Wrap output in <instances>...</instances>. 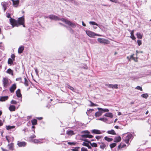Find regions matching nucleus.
Segmentation results:
<instances>
[{"label": "nucleus", "mask_w": 151, "mask_h": 151, "mask_svg": "<svg viewBox=\"0 0 151 151\" xmlns=\"http://www.w3.org/2000/svg\"><path fill=\"white\" fill-rule=\"evenodd\" d=\"M82 134H83L81 135V137L84 138H91L93 137V136L89 134L90 132L88 130H84L81 132Z\"/></svg>", "instance_id": "f257e3e1"}, {"label": "nucleus", "mask_w": 151, "mask_h": 151, "mask_svg": "<svg viewBox=\"0 0 151 151\" xmlns=\"http://www.w3.org/2000/svg\"><path fill=\"white\" fill-rule=\"evenodd\" d=\"M86 34L90 37H93L95 36H101V35L99 34H96L94 32H93L91 31L90 30H86Z\"/></svg>", "instance_id": "f03ea898"}, {"label": "nucleus", "mask_w": 151, "mask_h": 151, "mask_svg": "<svg viewBox=\"0 0 151 151\" xmlns=\"http://www.w3.org/2000/svg\"><path fill=\"white\" fill-rule=\"evenodd\" d=\"M132 136V134H129L125 137H124V138H123V139L124 142L128 144L129 143V141Z\"/></svg>", "instance_id": "7ed1b4c3"}, {"label": "nucleus", "mask_w": 151, "mask_h": 151, "mask_svg": "<svg viewBox=\"0 0 151 151\" xmlns=\"http://www.w3.org/2000/svg\"><path fill=\"white\" fill-rule=\"evenodd\" d=\"M98 41L100 43L109 44L110 42L104 38H98L97 39Z\"/></svg>", "instance_id": "20e7f679"}, {"label": "nucleus", "mask_w": 151, "mask_h": 151, "mask_svg": "<svg viewBox=\"0 0 151 151\" xmlns=\"http://www.w3.org/2000/svg\"><path fill=\"white\" fill-rule=\"evenodd\" d=\"M46 140L43 139H34L32 142L35 143H42L45 142Z\"/></svg>", "instance_id": "39448f33"}, {"label": "nucleus", "mask_w": 151, "mask_h": 151, "mask_svg": "<svg viewBox=\"0 0 151 151\" xmlns=\"http://www.w3.org/2000/svg\"><path fill=\"white\" fill-rule=\"evenodd\" d=\"M10 2L9 1H7L6 2H3L1 3V4L4 9V12H5L7 8L8 7V4Z\"/></svg>", "instance_id": "423d86ee"}, {"label": "nucleus", "mask_w": 151, "mask_h": 151, "mask_svg": "<svg viewBox=\"0 0 151 151\" xmlns=\"http://www.w3.org/2000/svg\"><path fill=\"white\" fill-rule=\"evenodd\" d=\"M12 2L13 6L16 8L19 5V0H11Z\"/></svg>", "instance_id": "0eeeda50"}, {"label": "nucleus", "mask_w": 151, "mask_h": 151, "mask_svg": "<svg viewBox=\"0 0 151 151\" xmlns=\"http://www.w3.org/2000/svg\"><path fill=\"white\" fill-rule=\"evenodd\" d=\"M48 17L51 20L55 21L59 20H60V19L58 17L54 15H49Z\"/></svg>", "instance_id": "6e6552de"}, {"label": "nucleus", "mask_w": 151, "mask_h": 151, "mask_svg": "<svg viewBox=\"0 0 151 151\" xmlns=\"http://www.w3.org/2000/svg\"><path fill=\"white\" fill-rule=\"evenodd\" d=\"M9 20L10 24L12 25L13 27H14L15 26H17V27H18L17 22L14 19L11 18Z\"/></svg>", "instance_id": "1a4fd4ad"}, {"label": "nucleus", "mask_w": 151, "mask_h": 151, "mask_svg": "<svg viewBox=\"0 0 151 151\" xmlns=\"http://www.w3.org/2000/svg\"><path fill=\"white\" fill-rule=\"evenodd\" d=\"M3 83L4 86L6 87L8 86L9 81L7 78H3Z\"/></svg>", "instance_id": "9d476101"}, {"label": "nucleus", "mask_w": 151, "mask_h": 151, "mask_svg": "<svg viewBox=\"0 0 151 151\" xmlns=\"http://www.w3.org/2000/svg\"><path fill=\"white\" fill-rule=\"evenodd\" d=\"M82 140L89 143L93 147H97V145L96 143L93 142L92 143L90 141H88L87 139H82Z\"/></svg>", "instance_id": "9b49d317"}, {"label": "nucleus", "mask_w": 151, "mask_h": 151, "mask_svg": "<svg viewBox=\"0 0 151 151\" xmlns=\"http://www.w3.org/2000/svg\"><path fill=\"white\" fill-rule=\"evenodd\" d=\"M17 96L18 98H20L21 99H20V101L22 102V95L21 93L20 90L19 89H18L16 92Z\"/></svg>", "instance_id": "f8f14e48"}, {"label": "nucleus", "mask_w": 151, "mask_h": 151, "mask_svg": "<svg viewBox=\"0 0 151 151\" xmlns=\"http://www.w3.org/2000/svg\"><path fill=\"white\" fill-rule=\"evenodd\" d=\"M24 18L23 17H22L19 18L18 21V23L19 24H24Z\"/></svg>", "instance_id": "ddd939ff"}, {"label": "nucleus", "mask_w": 151, "mask_h": 151, "mask_svg": "<svg viewBox=\"0 0 151 151\" xmlns=\"http://www.w3.org/2000/svg\"><path fill=\"white\" fill-rule=\"evenodd\" d=\"M91 132L92 133L95 134H100L102 133L101 131L96 129L92 130Z\"/></svg>", "instance_id": "4468645a"}, {"label": "nucleus", "mask_w": 151, "mask_h": 151, "mask_svg": "<svg viewBox=\"0 0 151 151\" xmlns=\"http://www.w3.org/2000/svg\"><path fill=\"white\" fill-rule=\"evenodd\" d=\"M16 88V85L15 84H14L10 88L9 90L11 93H13Z\"/></svg>", "instance_id": "2eb2a0df"}, {"label": "nucleus", "mask_w": 151, "mask_h": 151, "mask_svg": "<svg viewBox=\"0 0 151 151\" xmlns=\"http://www.w3.org/2000/svg\"><path fill=\"white\" fill-rule=\"evenodd\" d=\"M134 54H132L130 56V58L132 59L135 62H137L138 58L137 56H136V57H134Z\"/></svg>", "instance_id": "dca6fc26"}, {"label": "nucleus", "mask_w": 151, "mask_h": 151, "mask_svg": "<svg viewBox=\"0 0 151 151\" xmlns=\"http://www.w3.org/2000/svg\"><path fill=\"white\" fill-rule=\"evenodd\" d=\"M8 147L9 149L10 150H14V144L12 143L9 144L8 145Z\"/></svg>", "instance_id": "f3484780"}, {"label": "nucleus", "mask_w": 151, "mask_h": 151, "mask_svg": "<svg viewBox=\"0 0 151 151\" xmlns=\"http://www.w3.org/2000/svg\"><path fill=\"white\" fill-rule=\"evenodd\" d=\"M108 86L109 88H112L113 89H117L118 88V85L116 84L115 85L110 84L108 85Z\"/></svg>", "instance_id": "a211bd4d"}, {"label": "nucleus", "mask_w": 151, "mask_h": 151, "mask_svg": "<svg viewBox=\"0 0 151 151\" xmlns=\"http://www.w3.org/2000/svg\"><path fill=\"white\" fill-rule=\"evenodd\" d=\"M121 140V138L120 136H119L118 137H115L114 138V142H120Z\"/></svg>", "instance_id": "6ab92c4d"}, {"label": "nucleus", "mask_w": 151, "mask_h": 151, "mask_svg": "<svg viewBox=\"0 0 151 151\" xmlns=\"http://www.w3.org/2000/svg\"><path fill=\"white\" fill-rule=\"evenodd\" d=\"M104 115L106 117H110L111 118H112L113 116L112 113L110 112L106 113Z\"/></svg>", "instance_id": "aec40b11"}, {"label": "nucleus", "mask_w": 151, "mask_h": 151, "mask_svg": "<svg viewBox=\"0 0 151 151\" xmlns=\"http://www.w3.org/2000/svg\"><path fill=\"white\" fill-rule=\"evenodd\" d=\"M66 134L69 135H73L75 134L73 130H67L66 131Z\"/></svg>", "instance_id": "412c9836"}, {"label": "nucleus", "mask_w": 151, "mask_h": 151, "mask_svg": "<svg viewBox=\"0 0 151 151\" xmlns=\"http://www.w3.org/2000/svg\"><path fill=\"white\" fill-rule=\"evenodd\" d=\"M65 23L66 24H68V25L72 27H73L75 25V24L74 23H72V22L67 19L66 20Z\"/></svg>", "instance_id": "4be33fe9"}, {"label": "nucleus", "mask_w": 151, "mask_h": 151, "mask_svg": "<svg viewBox=\"0 0 151 151\" xmlns=\"http://www.w3.org/2000/svg\"><path fill=\"white\" fill-rule=\"evenodd\" d=\"M65 23L66 24H68V25L72 27H73L75 25V24L74 23H72V22L67 19L66 20Z\"/></svg>", "instance_id": "5701e85b"}, {"label": "nucleus", "mask_w": 151, "mask_h": 151, "mask_svg": "<svg viewBox=\"0 0 151 151\" xmlns=\"http://www.w3.org/2000/svg\"><path fill=\"white\" fill-rule=\"evenodd\" d=\"M102 112L101 111H97L95 113V116L96 117L100 116L102 115Z\"/></svg>", "instance_id": "b1692460"}, {"label": "nucleus", "mask_w": 151, "mask_h": 151, "mask_svg": "<svg viewBox=\"0 0 151 151\" xmlns=\"http://www.w3.org/2000/svg\"><path fill=\"white\" fill-rule=\"evenodd\" d=\"M8 96H4L1 97L0 98V101H5L8 99Z\"/></svg>", "instance_id": "393cba45"}, {"label": "nucleus", "mask_w": 151, "mask_h": 151, "mask_svg": "<svg viewBox=\"0 0 151 151\" xmlns=\"http://www.w3.org/2000/svg\"><path fill=\"white\" fill-rule=\"evenodd\" d=\"M17 145L19 147H24L26 145V143L25 142H19L18 143Z\"/></svg>", "instance_id": "a878e982"}, {"label": "nucleus", "mask_w": 151, "mask_h": 151, "mask_svg": "<svg viewBox=\"0 0 151 151\" xmlns=\"http://www.w3.org/2000/svg\"><path fill=\"white\" fill-rule=\"evenodd\" d=\"M16 109L15 106L13 105H10L9 107V110L11 111H15Z\"/></svg>", "instance_id": "bb28decb"}, {"label": "nucleus", "mask_w": 151, "mask_h": 151, "mask_svg": "<svg viewBox=\"0 0 151 151\" xmlns=\"http://www.w3.org/2000/svg\"><path fill=\"white\" fill-rule=\"evenodd\" d=\"M107 133L109 134L112 135H116V134L115 131L113 129H111V130L108 131L107 132Z\"/></svg>", "instance_id": "cd10ccee"}, {"label": "nucleus", "mask_w": 151, "mask_h": 151, "mask_svg": "<svg viewBox=\"0 0 151 151\" xmlns=\"http://www.w3.org/2000/svg\"><path fill=\"white\" fill-rule=\"evenodd\" d=\"M24 50V47L22 46L20 47L18 49V52L19 53H21Z\"/></svg>", "instance_id": "c85d7f7f"}, {"label": "nucleus", "mask_w": 151, "mask_h": 151, "mask_svg": "<svg viewBox=\"0 0 151 151\" xmlns=\"http://www.w3.org/2000/svg\"><path fill=\"white\" fill-rule=\"evenodd\" d=\"M36 137V136L34 135L33 134L32 135H31L30 137H29L28 139L31 142H32L33 140L34 139L33 138H34Z\"/></svg>", "instance_id": "c756f323"}, {"label": "nucleus", "mask_w": 151, "mask_h": 151, "mask_svg": "<svg viewBox=\"0 0 151 151\" xmlns=\"http://www.w3.org/2000/svg\"><path fill=\"white\" fill-rule=\"evenodd\" d=\"M15 127L14 126H6V128L7 130H11L12 129L14 128Z\"/></svg>", "instance_id": "7c9ffc66"}, {"label": "nucleus", "mask_w": 151, "mask_h": 151, "mask_svg": "<svg viewBox=\"0 0 151 151\" xmlns=\"http://www.w3.org/2000/svg\"><path fill=\"white\" fill-rule=\"evenodd\" d=\"M104 139L105 140L108 142L112 141L113 140V139L109 138L107 136L105 137L104 138Z\"/></svg>", "instance_id": "2f4dec72"}, {"label": "nucleus", "mask_w": 151, "mask_h": 151, "mask_svg": "<svg viewBox=\"0 0 151 151\" xmlns=\"http://www.w3.org/2000/svg\"><path fill=\"white\" fill-rule=\"evenodd\" d=\"M97 109L99 111H103L104 112H108L109 111V110L108 109H102V108H98Z\"/></svg>", "instance_id": "473e14b6"}, {"label": "nucleus", "mask_w": 151, "mask_h": 151, "mask_svg": "<svg viewBox=\"0 0 151 151\" xmlns=\"http://www.w3.org/2000/svg\"><path fill=\"white\" fill-rule=\"evenodd\" d=\"M136 35L138 38L139 39H142L143 35L140 33H137L136 34Z\"/></svg>", "instance_id": "72a5a7b5"}, {"label": "nucleus", "mask_w": 151, "mask_h": 151, "mask_svg": "<svg viewBox=\"0 0 151 151\" xmlns=\"http://www.w3.org/2000/svg\"><path fill=\"white\" fill-rule=\"evenodd\" d=\"M99 144H101V145H100V147L102 149H104L106 147V145L104 142H101V143H99Z\"/></svg>", "instance_id": "f704fd0d"}, {"label": "nucleus", "mask_w": 151, "mask_h": 151, "mask_svg": "<svg viewBox=\"0 0 151 151\" xmlns=\"http://www.w3.org/2000/svg\"><path fill=\"white\" fill-rule=\"evenodd\" d=\"M31 122L33 125H35L37 124V120L36 119H32L31 121Z\"/></svg>", "instance_id": "c9c22d12"}, {"label": "nucleus", "mask_w": 151, "mask_h": 151, "mask_svg": "<svg viewBox=\"0 0 151 151\" xmlns=\"http://www.w3.org/2000/svg\"><path fill=\"white\" fill-rule=\"evenodd\" d=\"M14 60H13L11 58H9L8 61V63L10 65H11L13 64V62Z\"/></svg>", "instance_id": "e433bc0d"}, {"label": "nucleus", "mask_w": 151, "mask_h": 151, "mask_svg": "<svg viewBox=\"0 0 151 151\" xmlns=\"http://www.w3.org/2000/svg\"><path fill=\"white\" fill-rule=\"evenodd\" d=\"M24 84L26 86H28L29 81L25 77H24Z\"/></svg>", "instance_id": "4c0bfd02"}, {"label": "nucleus", "mask_w": 151, "mask_h": 151, "mask_svg": "<svg viewBox=\"0 0 151 151\" xmlns=\"http://www.w3.org/2000/svg\"><path fill=\"white\" fill-rule=\"evenodd\" d=\"M7 73L11 74L12 75H13V71L10 68L8 69L6 71Z\"/></svg>", "instance_id": "58836bf2"}, {"label": "nucleus", "mask_w": 151, "mask_h": 151, "mask_svg": "<svg viewBox=\"0 0 151 151\" xmlns=\"http://www.w3.org/2000/svg\"><path fill=\"white\" fill-rule=\"evenodd\" d=\"M97 120L101 121L104 122H106L107 121V119L105 118H100L98 119H97Z\"/></svg>", "instance_id": "ea45409f"}, {"label": "nucleus", "mask_w": 151, "mask_h": 151, "mask_svg": "<svg viewBox=\"0 0 151 151\" xmlns=\"http://www.w3.org/2000/svg\"><path fill=\"white\" fill-rule=\"evenodd\" d=\"M141 96L143 98L147 99V97H148L149 96L147 93H145L142 94Z\"/></svg>", "instance_id": "a19ab883"}, {"label": "nucleus", "mask_w": 151, "mask_h": 151, "mask_svg": "<svg viewBox=\"0 0 151 151\" xmlns=\"http://www.w3.org/2000/svg\"><path fill=\"white\" fill-rule=\"evenodd\" d=\"M116 145V143H113L110 145L109 146L111 149H112L115 147Z\"/></svg>", "instance_id": "79ce46f5"}, {"label": "nucleus", "mask_w": 151, "mask_h": 151, "mask_svg": "<svg viewBox=\"0 0 151 151\" xmlns=\"http://www.w3.org/2000/svg\"><path fill=\"white\" fill-rule=\"evenodd\" d=\"M94 111V109H89V110H87V111L86 112V114L88 115L90 114L92 111Z\"/></svg>", "instance_id": "37998d69"}, {"label": "nucleus", "mask_w": 151, "mask_h": 151, "mask_svg": "<svg viewBox=\"0 0 151 151\" xmlns=\"http://www.w3.org/2000/svg\"><path fill=\"white\" fill-rule=\"evenodd\" d=\"M67 87L68 88L70 89L71 90H72V91H74V89L72 86H70L68 84H67Z\"/></svg>", "instance_id": "c03bdc74"}, {"label": "nucleus", "mask_w": 151, "mask_h": 151, "mask_svg": "<svg viewBox=\"0 0 151 151\" xmlns=\"http://www.w3.org/2000/svg\"><path fill=\"white\" fill-rule=\"evenodd\" d=\"M103 137V136H96V138L98 140H99L101 138Z\"/></svg>", "instance_id": "a18cd8bd"}, {"label": "nucleus", "mask_w": 151, "mask_h": 151, "mask_svg": "<svg viewBox=\"0 0 151 151\" xmlns=\"http://www.w3.org/2000/svg\"><path fill=\"white\" fill-rule=\"evenodd\" d=\"M89 23L90 24H91L93 25H96L98 26V24L94 22H90Z\"/></svg>", "instance_id": "49530a36"}, {"label": "nucleus", "mask_w": 151, "mask_h": 151, "mask_svg": "<svg viewBox=\"0 0 151 151\" xmlns=\"http://www.w3.org/2000/svg\"><path fill=\"white\" fill-rule=\"evenodd\" d=\"M79 148V147H76L73 149L72 150L73 151H78V149Z\"/></svg>", "instance_id": "de8ad7c7"}, {"label": "nucleus", "mask_w": 151, "mask_h": 151, "mask_svg": "<svg viewBox=\"0 0 151 151\" xmlns=\"http://www.w3.org/2000/svg\"><path fill=\"white\" fill-rule=\"evenodd\" d=\"M136 89H137L140 90L141 91H142L143 90L142 88L139 86H137L136 88Z\"/></svg>", "instance_id": "09e8293b"}, {"label": "nucleus", "mask_w": 151, "mask_h": 151, "mask_svg": "<svg viewBox=\"0 0 151 151\" xmlns=\"http://www.w3.org/2000/svg\"><path fill=\"white\" fill-rule=\"evenodd\" d=\"M11 104H17V102L14 100H12L11 101Z\"/></svg>", "instance_id": "8fccbe9b"}, {"label": "nucleus", "mask_w": 151, "mask_h": 151, "mask_svg": "<svg viewBox=\"0 0 151 151\" xmlns=\"http://www.w3.org/2000/svg\"><path fill=\"white\" fill-rule=\"evenodd\" d=\"M15 55L14 54H12L11 55V58H12V59L13 60H15Z\"/></svg>", "instance_id": "3c124183"}, {"label": "nucleus", "mask_w": 151, "mask_h": 151, "mask_svg": "<svg viewBox=\"0 0 151 151\" xmlns=\"http://www.w3.org/2000/svg\"><path fill=\"white\" fill-rule=\"evenodd\" d=\"M137 42L138 44V45L139 46H140L142 44V41L141 40H137Z\"/></svg>", "instance_id": "603ef678"}, {"label": "nucleus", "mask_w": 151, "mask_h": 151, "mask_svg": "<svg viewBox=\"0 0 151 151\" xmlns=\"http://www.w3.org/2000/svg\"><path fill=\"white\" fill-rule=\"evenodd\" d=\"M88 143H87L85 142H83V143L82 144V145L83 146H84L86 147H87L88 145H89Z\"/></svg>", "instance_id": "864d4df0"}, {"label": "nucleus", "mask_w": 151, "mask_h": 151, "mask_svg": "<svg viewBox=\"0 0 151 151\" xmlns=\"http://www.w3.org/2000/svg\"><path fill=\"white\" fill-rule=\"evenodd\" d=\"M81 151H88V150L87 148L84 147H82L81 148Z\"/></svg>", "instance_id": "5fc2aeb1"}, {"label": "nucleus", "mask_w": 151, "mask_h": 151, "mask_svg": "<svg viewBox=\"0 0 151 151\" xmlns=\"http://www.w3.org/2000/svg\"><path fill=\"white\" fill-rule=\"evenodd\" d=\"M68 144L70 145H75L76 144V142H68Z\"/></svg>", "instance_id": "6e6d98bb"}, {"label": "nucleus", "mask_w": 151, "mask_h": 151, "mask_svg": "<svg viewBox=\"0 0 151 151\" xmlns=\"http://www.w3.org/2000/svg\"><path fill=\"white\" fill-rule=\"evenodd\" d=\"M91 104L90 105V106H98L97 105L94 104L91 101Z\"/></svg>", "instance_id": "4d7b16f0"}, {"label": "nucleus", "mask_w": 151, "mask_h": 151, "mask_svg": "<svg viewBox=\"0 0 151 151\" xmlns=\"http://www.w3.org/2000/svg\"><path fill=\"white\" fill-rule=\"evenodd\" d=\"M130 38L132 39L133 40H135L136 39V38L134 36V35H131Z\"/></svg>", "instance_id": "13d9d810"}, {"label": "nucleus", "mask_w": 151, "mask_h": 151, "mask_svg": "<svg viewBox=\"0 0 151 151\" xmlns=\"http://www.w3.org/2000/svg\"><path fill=\"white\" fill-rule=\"evenodd\" d=\"M6 16L8 18H10V14L9 13H6Z\"/></svg>", "instance_id": "bf43d9fd"}, {"label": "nucleus", "mask_w": 151, "mask_h": 151, "mask_svg": "<svg viewBox=\"0 0 151 151\" xmlns=\"http://www.w3.org/2000/svg\"><path fill=\"white\" fill-rule=\"evenodd\" d=\"M66 20V19H65L63 18H62L61 19H60V20H61V21H62L63 22H65Z\"/></svg>", "instance_id": "052dcab7"}, {"label": "nucleus", "mask_w": 151, "mask_h": 151, "mask_svg": "<svg viewBox=\"0 0 151 151\" xmlns=\"http://www.w3.org/2000/svg\"><path fill=\"white\" fill-rule=\"evenodd\" d=\"M3 125V121L0 120V127L2 126Z\"/></svg>", "instance_id": "680f3d73"}, {"label": "nucleus", "mask_w": 151, "mask_h": 151, "mask_svg": "<svg viewBox=\"0 0 151 151\" xmlns=\"http://www.w3.org/2000/svg\"><path fill=\"white\" fill-rule=\"evenodd\" d=\"M1 149L2 150V151H9L7 150L4 149L3 147H1Z\"/></svg>", "instance_id": "e2e57ef3"}, {"label": "nucleus", "mask_w": 151, "mask_h": 151, "mask_svg": "<svg viewBox=\"0 0 151 151\" xmlns=\"http://www.w3.org/2000/svg\"><path fill=\"white\" fill-rule=\"evenodd\" d=\"M134 30H132L130 33L131 35H134Z\"/></svg>", "instance_id": "0e129e2a"}, {"label": "nucleus", "mask_w": 151, "mask_h": 151, "mask_svg": "<svg viewBox=\"0 0 151 151\" xmlns=\"http://www.w3.org/2000/svg\"><path fill=\"white\" fill-rule=\"evenodd\" d=\"M6 139L7 141L9 143L10 142V141H9V139H8V136H6Z\"/></svg>", "instance_id": "69168bd1"}, {"label": "nucleus", "mask_w": 151, "mask_h": 151, "mask_svg": "<svg viewBox=\"0 0 151 151\" xmlns=\"http://www.w3.org/2000/svg\"><path fill=\"white\" fill-rule=\"evenodd\" d=\"M35 72L37 74H38V71H37V69L35 68Z\"/></svg>", "instance_id": "338daca9"}, {"label": "nucleus", "mask_w": 151, "mask_h": 151, "mask_svg": "<svg viewBox=\"0 0 151 151\" xmlns=\"http://www.w3.org/2000/svg\"><path fill=\"white\" fill-rule=\"evenodd\" d=\"M37 119L39 120H41L42 119V117H37Z\"/></svg>", "instance_id": "774afa93"}]
</instances>
